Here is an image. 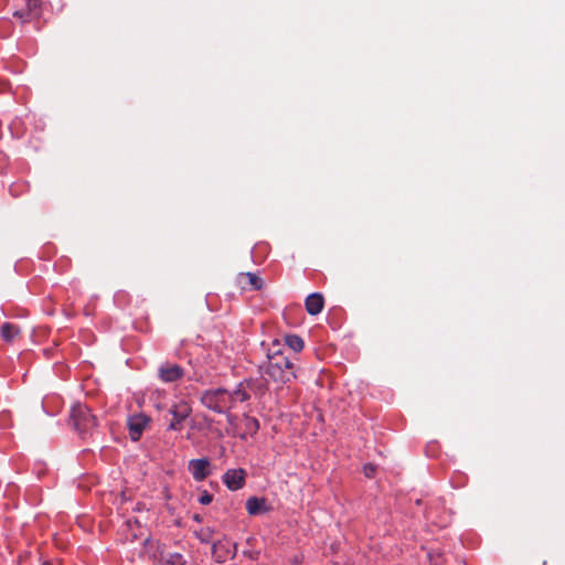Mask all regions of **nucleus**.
Returning a JSON list of instances; mask_svg holds the SVG:
<instances>
[{
	"instance_id": "obj_21",
	"label": "nucleus",
	"mask_w": 565,
	"mask_h": 565,
	"mask_svg": "<svg viewBox=\"0 0 565 565\" xmlns=\"http://www.w3.org/2000/svg\"><path fill=\"white\" fill-rule=\"evenodd\" d=\"M213 500V495L211 493H209L207 491H204L200 499H199V502L203 505H206V504H210Z\"/></svg>"
},
{
	"instance_id": "obj_19",
	"label": "nucleus",
	"mask_w": 565,
	"mask_h": 565,
	"mask_svg": "<svg viewBox=\"0 0 565 565\" xmlns=\"http://www.w3.org/2000/svg\"><path fill=\"white\" fill-rule=\"evenodd\" d=\"M166 565H185V561L181 554H171Z\"/></svg>"
},
{
	"instance_id": "obj_22",
	"label": "nucleus",
	"mask_w": 565,
	"mask_h": 565,
	"mask_svg": "<svg viewBox=\"0 0 565 565\" xmlns=\"http://www.w3.org/2000/svg\"><path fill=\"white\" fill-rule=\"evenodd\" d=\"M43 565H50L49 563H44Z\"/></svg>"
},
{
	"instance_id": "obj_20",
	"label": "nucleus",
	"mask_w": 565,
	"mask_h": 565,
	"mask_svg": "<svg viewBox=\"0 0 565 565\" xmlns=\"http://www.w3.org/2000/svg\"><path fill=\"white\" fill-rule=\"evenodd\" d=\"M376 468L377 467L373 463H366L363 467V473L365 475L366 478H373L375 476Z\"/></svg>"
},
{
	"instance_id": "obj_17",
	"label": "nucleus",
	"mask_w": 565,
	"mask_h": 565,
	"mask_svg": "<svg viewBox=\"0 0 565 565\" xmlns=\"http://www.w3.org/2000/svg\"><path fill=\"white\" fill-rule=\"evenodd\" d=\"M427 556L431 565H446L444 555L438 551H430Z\"/></svg>"
},
{
	"instance_id": "obj_13",
	"label": "nucleus",
	"mask_w": 565,
	"mask_h": 565,
	"mask_svg": "<svg viewBox=\"0 0 565 565\" xmlns=\"http://www.w3.org/2000/svg\"><path fill=\"white\" fill-rule=\"evenodd\" d=\"M324 300L321 294L315 292L306 298L305 307L309 315L316 316L323 309Z\"/></svg>"
},
{
	"instance_id": "obj_2",
	"label": "nucleus",
	"mask_w": 565,
	"mask_h": 565,
	"mask_svg": "<svg viewBox=\"0 0 565 565\" xmlns=\"http://www.w3.org/2000/svg\"><path fill=\"white\" fill-rule=\"evenodd\" d=\"M200 402L205 408L217 414H227L232 409L230 391L222 387L204 391Z\"/></svg>"
},
{
	"instance_id": "obj_9",
	"label": "nucleus",
	"mask_w": 565,
	"mask_h": 565,
	"mask_svg": "<svg viewBox=\"0 0 565 565\" xmlns=\"http://www.w3.org/2000/svg\"><path fill=\"white\" fill-rule=\"evenodd\" d=\"M189 471L195 481H203L210 475V461L206 458L189 461Z\"/></svg>"
},
{
	"instance_id": "obj_10",
	"label": "nucleus",
	"mask_w": 565,
	"mask_h": 565,
	"mask_svg": "<svg viewBox=\"0 0 565 565\" xmlns=\"http://www.w3.org/2000/svg\"><path fill=\"white\" fill-rule=\"evenodd\" d=\"M237 545H233V551L230 548L228 544L216 542L212 545V555L216 562L223 563L228 557L233 558L236 555Z\"/></svg>"
},
{
	"instance_id": "obj_8",
	"label": "nucleus",
	"mask_w": 565,
	"mask_h": 565,
	"mask_svg": "<svg viewBox=\"0 0 565 565\" xmlns=\"http://www.w3.org/2000/svg\"><path fill=\"white\" fill-rule=\"evenodd\" d=\"M253 382H241L233 392H230L231 408H235L237 403L247 402L250 398L249 391H253Z\"/></svg>"
},
{
	"instance_id": "obj_4",
	"label": "nucleus",
	"mask_w": 565,
	"mask_h": 565,
	"mask_svg": "<svg viewBox=\"0 0 565 565\" xmlns=\"http://www.w3.org/2000/svg\"><path fill=\"white\" fill-rule=\"evenodd\" d=\"M168 414L171 415V419L167 429L180 431L183 428L184 420L192 414V407L189 402L181 399L169 408Z\"/></svg>"
},
{
	"instance_id": "obj_7",
	"label": "nucleus",
	"mask_w": 565,
	"mask_h": 565,
	"mask_svg": "<svg viewBox=\"0 0 565 565\" xmlns=\"http://www.w3.org/2000/svg\"><path fill=\"white\" fill-rule=\"evenodd\" d=\"M246 471L243 468L238 469H228L223 475V482L225 486L232 490L236 491L242 489L245 486Z\"/></svg>"
},
{
	"instance_id": "obj_16",
	"label": "nucleus",
	"mask_w": 565,
	"mask_h": 565,
	"mask_svg": "<svg viewBox=\"0 0 565 565\" xmlns=\"http://www.w3.org/2000/svg\"><path fill=\"white\" fill-rule=\"evenodd\" d=\"M286 344L295 352H300L303 349V340L296 334H289L285 338Z\"/></svg>"
},
{
	"instance_id": "obj_5",
	"label": "nucleus",
	"mask_w": 565,
	"mask_h": 565,
	"mask_svg": "<svg viewBox=\"0 0 565 565\" xmlns=\"http://www.w3.org/2000/svg\"><path fill=\"white\" fill-rule=\"evenodd\" d=\"M150 417L143 413L135 414L128 417L127 426L129 437L132 441H138L150 423Z\"/></svg>"
},
{
	"instance_id": "obj_1",
	"label": "nucleus",
	"mask_w": 565,
	"mask_h": 565,
	"mask_svg": "<svg viewBox=\"0 0 565 565\" xmlns=\"http://www.w3.org/2000/svg\"><path fill=\"white\" fill-rule=\"evenodd\" d=\"M266 374L276 383L286 384L296 377V367L291 359L281 351L268 355Z\"/></svg>"
},
{
	"instance_id": "obj_14",
	"label": "nucleus",
	"mask_w": 565,
	"mask_h": 565,
	"mask_svg": "<svg viewBox=\"0 0 565 565\" xmlns=\"http://www.w3.org/2000/svg\"><path fill=\"white\" fill-rule=\"evenodd\" d=\"M246 510L250 515L265 513L268 511L267 501L264 498L250 497L246 501Z\"/></svg>"
},
{
	"instance_id": "obj_12",
	"label": "nucleus",
	"mask_w": 565,
	"mask_h": 565,
	"mask_svg": "<svg viewBox=\"0 0 565 565\" xmlns=\"http://www.w3.org/2000/svg\"><path fill=\"white\" fill-rule=\"evenodd\" d=\"M25 2L26 12L22 10H15L13 12V15L19 18L22 22H26L39 15L40 0H25Z\"/></svg>"
},
{
	"instance_id": "obj_18",
	"label": "nucleus",
	"mask_w": 565,
	"mask_h": 565,
	"mask_svg": "<svg viewBox=\"0 0 565 565\" xmlns=\"http://www.w3.org/2000/svg\"><path fill=\"white\" fill-rule=\"evenodd\" d=\"M245 426L249 433L255 434L259 428V423L255 417H246Z\"/></svg>"
},
{
	"instance_id": "obj_11",
	"label": "nucleus",
	"mask_w": 565,
	"mask_h": 565,
	"mask_svg": "<svg viewBox=\"0 0 565 565\" xmlns=\"http://www.w3.org/2000/svg\"><path fill=\"white\" fill-rule=\"evenodd\" d=\"M0 335L7 343H13L21 338V329L14 323L4 322L0 327Z\"/></svg>"
},
{
	"instance_id": "obj_15",
	"label": "nucleus",
	"mask_w": 565,
	"mask_h": 565,
	"mask_svg": "<svg viewBox=\"0 0 565 565\" xmlns=\"http://www.w3.org/2000/svg\"><path fill=\"white\" fill-rule=\"evenodd\" d=\"M239 279L243 287L249 286L253 290H259L262 288V279L256 274L245 273L241 275Z\"/></svg>"
},
{
	"instance_id": "obj_3",
	"label": "nucleus",
	"mask_w": 565,
	"mask_h": 565,
	"mask_svg": "<svg viewBox=\"0 0 565 565\" xmlns=\"http://www.w3.org/2000/svg\"><path fill=\"white\" fill-rule=\"evenodd\" d=\"M74 429L84 438L96 427V418L86 405L76 404L70 415Z\"/></svg>"
},
{
	"instance_id": "obj_6",
	"label": "nucleus",
	"mask_w": 565,
	"mask_h": 565,
	"mask_svg": "<svg viewBox=\"0 0 565 565\" xmlns=\"http://www.w3.org/2000/svg\"><path fill=\"white\" fill-rule=\"evenodd\" d=\"M184 369L179 364L164 362L158 369V376L163 383H174L184 376Z\"/></svg>"
}]
</instances>
